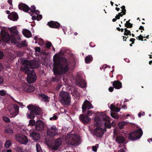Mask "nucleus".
<instances>
[{
	"label": "nucleus",
	"mask_w": 152,
	"mask_h": 152,
	"mask_svg": "<svg viewBox=\"0 0 152 152\" xmlns=\"http://www.w3.org/2000/svg\"><path fill=\"white\" fill-rule=\"evenodd\" d=\"M53 71L55 77L51 79L52 82H58L61 81V75L69 70V65L66 59L63 57H57L53 59Z\"/></svg>",
	"instance_id": "1"
},
{
	"label": "nucleus",
	"mask_w": 152,
	"mask_h": 152,
	"mask_svg": "<svg viewBox=\"0 0 152 152\" xmlns=\"http://www.w3.org/2000/svg\"><path fill=\"white\" fill-rule=\"evenodd\" d=\"M23 66L21 69L23 72L27 74V80L29 83L34 82L37 79V76L35 72L33 69L38 67V66L35 62L33 61L26 60L23 63Z\"/></svg>",
	"instance_id": "2"
},
{
	"label": "nucleus",
	"mask_w": 152,
	"mask_h": 152,
	"mask_svg": "<svg viewBox=\"0 0 152 152\" xmlns=\"http://www.w3.org/2000/svg\"><path fill=\"white\" fill-rule=\"evenodd\" d=\"M27 108L29 111L27 113L26 116L28 119H34L36 115H39L42 114L41 109L39 107L30 104L28 106Z\"/></svg>",
	"instance_id": "3"
},
{
	"label": "nucleus",
	"mask_w": 152,
	"mask_h": 152,
	"mask_svg": "<svg viewBox=\"0 0 152 152\" xmlns=\"http://www.w3.org/2000/svg\"><path fill=\"white\" fill-rule=\"evenodd\" d=\"M59 97L60 102L64 105L69 106L70 104L71 97L69 94L64 91H61Z\"/></svg>",
	"instance_id": "4"
},
{
	"label": "nucleus",
	"mask_w": 152,
	"mask_h": 152,
	"mask_svg": "<svg viewBox=\"0 0 152 152\" xmlns=\"http://www.w3.org/2000/svg\"><path fill=\"white\" fill-rule=\"evenodd\" d=\"M46 142L48 146L53 150H56L58 149L62 143L61 138H58L56 140L51 139L48 141L46 140Z\"/></svg>",
	"instance_id": "5"
},
{
	"label": "nucleus",
	"mask_w": 152,
	"mask_h": 152,
	"mask_svg": "<svg viewBox=\"0 0 152 152\" xmlns=\"http://www.w3.org/2000/svg\"><path fill=\"white\" fill-rule=\"evenodd\" d=\"M142 133L141 129L139 128L129 134V139L130 140H134L139 139L141 137Z\"/></svg>",
	"instance_id": "6"
},
{
	"label": "nucleus",
	"mask_w": 152,
	"mask_h": 152,
	"mask_svg": "<svg viewBox=\"0 0 152 152\" xmlns=\"http://www.w3.org/2000/svg\"><path fill=\"white\" fill-rule=\"evenodd\" d=\"M69 136V144L74 146H77L79 145L80 144V138L76 134H71Z\"/></svg>",
	"instance_id": "7"
},
{
	"label": "nucleus",
	"mask_w": 152,
	"mask_h": 152,
	"mask_svg": "<svg viewBox=\"0 0 152 152\" xmlns=\"http://www.w3.org/2000/svg\"><path fill=\"white\" fill-rule=\"evenodd\" d=\"M58 130L55 126H49L48 128L47 134L50 137H53L58 133Z\"/></svg>",
	"instance_id": "8"
},
{
	"label": "nucleus",
	"mask_w": 152,
	"mask_h": 152,
	"mask_svg": "<svg viewBox=\"0 0 152 152\" xmlns=\"http://www.w3.org/2000/svg\"><path fill=\"white\" fill-rule=\"evenodd\" d=\"M15 137L16 140L22 144L26 145L28 142V139L26 136L20 135H16Z\"/></svg>",
	"instance_id": "9"
},
{
	"label": "nucleus",
	"mask_w": 152,
	"mask_h": 152,
	"mask_svg": "<svg viewBox=\"0 0 152 152\" xmlns=\"http://www.w3.org/2000/svg\"><path fill=\"white\" fill-rule=\"evenodd\" d=\"M100 118L104 122V124L105 128H111V125L110 123V120L109 116L106 115H102L100 116Z\"/></svg>",
	"instance_id": "10"
},
{
	"label": "nucleus",
	"mask_w": 152,
	"mask_h": 152,
	"mask_svg": "<svg viewBox=\"0 0 152 152\" xmlns=\"http://www.w3.org/2000/svg\"><path fill=\"white\" fill-rule=\"evenodd\" d=\"M106 131V129H103L99 127H97L94 130V134L97 137H101L103 135L104 132Z\"/></svg>",
	"instance_id": "11"
},
{
	"label": "nucleus",
	"mask_w": 152,
	"mask_h": 152,
	"mask_svg": "<svg viewBox=\"0 0 152 152\" xmlns=\"http://www.w3.org/2000/svg\"><path fill=\"white\" fill-rule=\"evenodd\" d=\"M93 108V107L91 103L88 100H86L84 102L83 104L82 105V112L83 113H86L87 109H88V110H89Z\"/></svg>",
	"instance_id": "12"
},
{
	"label": "nucleus",
	"mask_w": 152,
	"mask_h": 152,
	"mask_svg": "<svg viewBox=\"0 0 152 152\" xmlns=\"http://www.w3.org/2000/svg\"><path fill=\"white\" fill-rule=\"evenodd\" d=\"M35 126L37 130L39 131H42L44 127V123L41 120H38L36 122Z\"/></svg>",
	"instance_id": "13"
},
{
	"label": "nucleus",
	"mask_w": 152,
	"mask_h": 152,
	"mask_svg": "<svg viewBox=\"0 0 152 152\" xmlns=\"http://www.w3.org/2000/svg\"><path fill=\"white\" fill-rule=\"evenodd\" d=\"M1 36L2 40L6 42H7L10 40V37L9 35L5 31L1 30Z\"/></svg>",
	"instance_id": "14"
},
{
	"label": "nucleus",
	"mask_w": 152,
	"mask_h": 152,
	"mask_svg": "<svg viewBox=\"0 0 152 152\" xmlns=\"http://www.w3.org/2000/svg\"><path fill=\"white\" fill-rule=\"evenodd\" d=\"M79 119L83 124L88 123L91 119L89 118L88 116L85 114H81L79 116Z\"/></svg>",
	"instance_id": "15"
},
{
	"label": "nucleus",
	"mask_w": 152,
	"mask_h": 152,
	"mask_svg": "<svg viewBox=\"0 0 152 152\" xmlns=\"http://www.w3.org/2000/svg\"><path fill=\"white\" fill-rule=\"evenodd\" d=\"M18 6L20 10L30 13V12H28L30 10V8L27 5L23 3L19 4Z\"/></svg>",
	"instance_id": "16"
},
{
	"label": "nucleus",
	"mask_w": 152,
	"mask_h": 152,
	"mask_svg": "<svg viewBox=\"0 0 152 152\" xmlns=\"http://www.w3.org/2000/svg\"><path fill=\"white\" fill-rule=\"evenodd\" d=\"M51 28H59L60 24L57 22L51 21L48 23L47 24Z\"/></svg>",
	"instance_id": "17"
},
{
	"label": "nucleus",
	"mask_w": 152,
	"mask_h": 152,
	"mask_svg": "<svg viewBox=\"0 0 152 152\" xmlns=\"http://www.w3.org/2000/svg\"><path fill=\"white\" fill-rule=\"evenodd\" d=\"M8 17L9 19L14 21H17L18 18L17 13L15 12H11L8 15Z\"/></svg>",
	"instance_id": "18"
},
{
	"label": "nucleus",
	"mask_w": 152,
	"mask_h": 152,
	"mask_svg": "<svg viewBox=\"0 0 152 152\" xmlns=\"http://www.w3.org/2000/svg\"><path fill=\"white\" fill-rule=\"evenodd\" d=\"M13 111L11 112L10 114L12 117H14L17 115L19 112V107L17 105H14Z\"/></svg>",
	"instance_id": "19"
},
{
	"label": "nucleus",
	"mask_w": 152,
	"mask_h": 152,
	"mask_svg": "<svg viewBox=\"0 0 152 152\" xmlns=\"http://www.w3.org/2000/svg\"><path fill=\"white\" fill-rule=\"evenodd\" d=\"M23 90L27 92H32L34 90V88L33 86L25 84L23 86Z\"/></svg>",
	"instance_id": "20"
},
{
	"label": "nucleus",
	"mask_w": 152,
	"mask_h": 152,
	"mask_svg": "<svg viewBox=\"0 0 152 152\" xmlns=\"http://www.w3.org/2000/svg\"><path fill=\"white\" fill-rule=\"evenodd\" d=\"M113 83V87L116 89H120L122 88V83L121 82L118 80L115 81Z\"/></svg>",
	"instance_id": "21"
},
{
	"label": "nucleus",
	"mask_w": 152,
	"mask_h": 152,
	"mask_svg": "<svg viewBox=\"0 0 152 152\" xmlns=\"http://www.w3.org/2000/svg\"><path fill=\"white\" fill-rule=\"evenodd\" d=\"M125 140L124 137L121 136H117L115 138L116 142L119 144L123 143Z\"/></svg>",
	"instance_id": "22"
},
{
	"label": "nucleus",
	"mask_w": 152,
	"mask_h": 152,
	"mask_svg": "<svg viewBox=\"0 0 152 152\" xmlns=\"http://www.w3.org/2000/svg\"><path fill=\"white\" fill-rule=\"evenodd\" d=\"M39 98L41 99V100L44 102H48L49 98V97L46 95L44 94H40L39 95Z\"/></svg>",
	"instance_id": "23"
},
{
	"label": "nucleus",
	"mask_w": 152,
	"mask_h": 152,
	"mask_svg": "<svg viewBox=\"0 0 152 152\" xmlns=\"http://www.w3.org/2000/svg\"><path fill=\"white\" fill-rule=\"evenodd\" d=\"M77 85L82 88H85L86 86V83L84 80H80L77 81Z\"/></svg>",
	"instance_id": "24"
},
{
	"label": "nucleus",
	"mask_w": 152,
	"mask_h": 152,
	"mask_svg": "<svg viewBox=\"0 0 152 152\" xmlns=\"http://www.w3.org/2000/svg\"><path fill=\"white\" fill-rule=\"evenodd\" d=\"M23 35L26 37L27 38L30 37L31 35V31L26 29H25L23 31Z\"/></svg>",
	"instance_id": "25"
},
{
	"label": "nucleus",
	"mask_w": 152,
	"mask_h": 152,
	"mask_svg": "<svg viewBox=\"0 0 152 152\" xmlns=\"http://www.w3.org/2000/svg\"><path fill=\"white\" fill-rule=\"evenodd\" d=\"M9 31L11 34L15 35H17L18 33V31L15 27H12L10 28Z\"/></svg>",
	"instance_id": "26"
},
{
	"label": "nucleus",
	"mask_w": 152,
	"mask_h": 152,
	"mask_svg": "<svg viewBox=\"0 0 152 152\" xmlns=\"http://www.w3.org/2000/svg\"><path fill=\"white\" fill-rule=\"evenodd\" d=\"M31 135L33 139L35 140H38L40 137V134L39 133L35 132H33L31 134Z\"/></svg>",
	"instance_id": "27"
},
{
	"label": "nucleus",
	"mask_w": 152,
	"mask_h": 152,
	"mask_svg": "<svg viewBox=\"0 0 152 152\" xmlns=\"http://www.w3.org/2000/svg\"><path fill=\"white\" fill-rule=\"evenodd\" d=\"M93 57L90 55H88L85 58V62L86 64L90 63L93 60Z\"/></svg>",
	"instance_id": "28"
},
{
	"label": "nucleus",
	"mask_w": 152,
	"mask_h": 152,
	"mask_svg": "<svg viewBox=\"0 0 152 152\" xmlns=\"http://www.w3.org/2000/svg\"><path fill=\"white\" fill-rule=\"evenodd\" d=\"M110 109L112 111L116 112H119L120 110V108L118 107H116L113 104H111L110 105Z\"/></svg>",
	"instance_id": "29"
},
{
	"label": "nucleus",
	"mask_w": 152,
	"mask_h": 152,
	"mask_svg": "<svg viewBox=\"0 0 152 152\" xmlns=\"http://www.w3.org/2000/svg\"><path fill=\"white\" fill-rule=\"evenodd\" d=\"M4 131L9 134H12L13 133V130L10 127L6 128L4 129Z\"/></svg>",
	"instance_id": "30"
},
{
	"label": "nucleus",
	"mask_w": 152,
	"mask_h": 152,
	"mask_svg": "<svg viewBox=\"0 0 152 152\" xmlns=\"http://www.w3.org/2000/svg\"><path fill=\"white\" fill-rule=\"evenodd\" d=\"M28 44L26 42V41H21L20 42L18 43V46L20 48L26 47L27 46Z\"/></svg>",
	"instance_id": "31"
},
{
	"label": "nucleus",
	"mask_w": 152,
	"mask_h": 152,
	"mask_svg": "<svg viewBox=\"0 0 152 152\" xmlns=\"http://www.w3.org/2000/svg\"><path fill=\"white\" fill-rule=\"evenodd\" d=\"M127 124V123L125 121H122L119 122L118 124V125L119 126V128L121 129H123L124 126L126 125Z\"/></svg>",
	"instance_id": "32"
},
{
	"label": "nucleus",
	"mask_w": 152,
	"mask_h": 152,
	"mask_svg": "<svg viewBox=\"0 0 152 152\" xmlns=\"http://www.w3.org/2000/svg\"><path fill=\"white\" fill-rule=\"evenodd\" d=\"M26 150L22 147L17 146L16 149L17 152H25Z\"/></svg>",
	"instance_id": "33"
},
{
	"label": "nucleus",
	"mask_w": 152,
	"mask_h": 152,
	"mask_svg": "<svg viewBox=\"0 0 152 152\" xmlns=\"http://www.w3.org/2000/svg\"><path fill=\"white\" fill-rule=\"evenodd\" d=\"M11 141L10 140H7L5 143L4 146L6 148H8L11 144Z\"/></svg>",
	"instance_id": "34"
},
{
	"label": "nucleus",
	"mask_w": 152,
	"mask_h": 152,
	"mask_svg": "<svg viewBox=\"0 0 152 152\" xmlns=\"http://www.w3.org/2000/svg\"><path fill=\"white\" fill-rule=\"evenodd\" d=\"M36 148L37 152H42L40 145L39 143L36 144Z\"/></svg>",
	"instance_id": "35"
},
{
	"label": "nucleus",
	"mask_w": 152,
	"mask_h": 152,
	"mask_svg": "<svg viewBox=\"0 0 152 152\" xmlns=\"http://www.w3.org/2000/svg\"><path fill=\"white\" fill-rule=\"evenodd\" d=\"M124 26L126 28H132L133 27V24L129 21H126V23L125 24Z\"/></svg>",
	"instance_id": "36"
},
{
	"label": "nucleus",
	"mask_w": 152,
	"mask_h": 152,
	"mask_svg": "<svg viewBox=\"0 0 152 152\" xmlns=\"http://www.w3.org/2000/svg\"><path fill=\"white\" fill-rule=\"evenodd\" d=\"M124 30L125 31L124 34V35L128 36V35H129L130 36L131 35L130 31L128 30L127 28H124Z\"/></svg>",
	"instance_id": "37"
},
{
	"label": "nucleus",
	"mask_w": 152,
	"mask_h": 152,
	"mask_svg": "<svg viewBox=\"0 0 152 152\" xmlns=\"http://www.w3.org/2000/svg\"><path fill=\"white\" fill-rule=\"evenodd\" d=\"M32 119L30 120L29 121V125L31 126H33L34 125H35L36 122H35V121L34 120L32 119Z\"/></svg>",
	"instance_id": "38"
},
{
	"label": "nucleus",
	"mask_w": 152,
	"mask_h": 152,
	"mask_svg": "<svg viewBox=\"0 0 152 152\" xmlns=\"http://www.w3.org/2000/svg\"><path fill=\"white\" fill-rule=\"evenodd\" d=\"M111 116L112 118L116 119H117L119 118V117L118 114L116 113H111Z\"/></svg>",
	"instance_id": "39"
},
{
	"label": "nucleus",
	"mask_w": 152,
	"mask_h": 152,
	"mask_svg": "<svg viewBox=\"0 0 152 152\" xmlns=\"http://www.w3.org/2000/svg\"><path fill=\"white\" fill-rule=\"evenodd\" d=\"M3 121L6 123H8L10 122V120L7 117L4 116L2 117Z\"/></svg>",
	"instance_id": "40"
},
{
	"label": "nucleus",
	"mask_w": 152,
	"mask_h": 152,
	"mask_svg": "<svg viewBox=\"0 0 152 152\" xmlns=\"http://www.w3.org/2000/svg\"><path fill=\"white\" fill-rule=\"evenodd\" d=\"M6 95L5 91L4 90L0 91V95L2 96H4Z\"/></svg>",
	"instance_id": "41"
},
{
	"label": "nucleus",
	"mask_w": 152,
	"mask_h": 152,
	"mask_svg": "<svg viewBox=\"0 0 152 152\" xmlns=\"http://www.w3.org/2000/svg\"><path fill=\"white\" fill-rule=\"evenodd\" d=\"M36 7L34 5L31 6L30 8V10L31 12L32 13L35 10H36Z\"/></svg>",
	"instance_id": "42"
},
{
	"label": "nucleus",
	"mask_w": 152,
	"mask_h": 152,
	"mask_svg": "<svg viewBox=\"0 0 152 152\" xmlns=\"http://www.w3.org/2000/svg\"><path fill=\"white\" fill-rule=\"evenodd\" d=\"M136 39H137L139 40H140L142 41H143V37L142 35L141 34H140L139 36L137 37H136Z\"/></svg>",
	"instance_id": "43"
},
{
	"label": "nucleus",
	"mask_w": 152,
	"mask_h": 152,
	"mask_svg": "<svg viewBox=\"0 0 152 152\" xmlns=\"http://www.w3.org/2000/svg\"><path fill=\"white\" fill-rule=\"evenodd\" d=\"M93 112L91 110H88L86 115L87 116H89L91 115H92Z\"/></svg>",
	"instance_id": "44"
},
{
	"label": "nucleus",
	"mask_w": 152,
	"mask_h": 152,
	"mask_svg": "<svg viewBox=\"0 0 152 152\" xmlns=\"http://www.w3.org/2000/svg\"><path fill=\"white\" fill-rule=\"evenodd\" d=\"M57 116L54 115L53 117L50 118V120L51 121L55 120L57 119Z\"/></svg>",
	"instance_id": "45"
},
{
	"label": "nucleus",
	"mask_w": 152,
	"mask_h": 152,
	"mask_svg": "<svg viewBox=\"0 0 152 152\" xmlns=\"http://www.w3.org/2000/svg\"><path fill=\"white\" fill-rule=\"evenodd\" d=\"M51 43L50 42H48L46 43V47L48 48H49L51 47Z\"/></svg>",
	"instance_id": "46"
},
{
	"label": "nucleus",
	"mask_w": 152,
	"mask_h": 152,
	"mask_svg": "<svg viewBox=\"0 0 152 152\" xmlns=\"http://www.w3.org/2000/svg\"><path fill=\"white\" fill-rule=\"evenodd\" d=\"M41 48L40 47H36L35 48V51L36 52H38L39 53L40 52Z\"/></svg>",
	"instance_id": "47"
},
{
	"label": "nucleus",
	"mask_w": 152,
	"mask_h": 152,
	"mask_svg": "<svg viewBox=\"0 0 152 152\" xmlns=\"http://www.w3.org/2000/svg\"><path fill=\"white\" fill-rule=\"evenodd\" d=\"M62 85L60 83H58L57 86H56V90L57 91H58V90L60 89V88L61 87Z\"/></svg>",
	"instance_id": "48"
},
{
	"label": "nucleus",
	"mask_w": 152,
	"mask_h": 152,
	"mask_svg": "<svg viewBox=\"0 0 152 152\" xmlns=\"http://www.w3.org/2000/svg\"><path fill=\"white\" fill-rule=\"evenodd\" d=\"M33 14L34 13L36 15H38L40 13L39 11L38 10H35L34 11L32 12Z\"/></svg>",
	"instance_id": "49"
},
{
	"label": "nucleus",
	"mask_w": 152,
	"mask_h": 152,
	"mask_svg": "<svg viewBox=\"0 0 152 152\" xmlns=\"http://www.w3.org/2000/svg\"><path fill=\"white\" fill-rule=\"evenodd\" d=\"M37 20H39L42 18V15H37Z\"/></svg>",
	"instance_id": "50"
},
{
	"label": "nucleus",
	"mask_w": 152,
	"mask_h": 152,
	"mask_svg": "<svg viewBox=\"0 0 152 152\" xmlns=\"http://www.w3.org/2000/svg\"><path fill=\"white\" fill-rule=\"evenodd\" d=\"M4 56V54L2 51L0 50V59H1Z\"/></svg>",
	"instance_id": "51"
},
{
	"label": "nucleus",
	"mask_w": 152,
	"mask_h": 152,
	"mask_svg": "<svg viewBox=\"0 0 152 152\" xmlns=\"http://www.w3.org/2000/svg\"><path fill=\"white\" fill-rule=\"evenodd\" d=\"M92 150L94 152H96L97 151V148L96 146H93L92 147Z\"/></svg>",
	"instance_id": "52"
},
{
	"label": "nucleus",
	"mask_w": 152,
	"mask_h": 152,
	"mask_svg": "<svg viewBox=\"0 0 152 152\" xmlns=\"http://www.w3.org/2000/svg\"><path fill=\"white\" fill-rule=\"evenodd\" d=\"M4 82V78L0 76V84Z\"/></svg>",
	"instance_id": "53"
},
{
	"label": "nucleus",
	"mask_w": 152,
	"mask_h": 152,
	"mask_svg": "<svg viewBox=\"0 0 152 152\" xmlns=\"http://www.w3.org/2000/svg\"><path fill=\"white\" fill-rule=\"evenodd\" d=\"M135 40V39L134 38H131L130 39L129 41L132 42V44H134V41Z\"/></svg>",
	"instance_id": "54"
},
{
	"label": "nucleus",
	"mask_w": 152,
	"mask_h": 152,
	"mask_svg": "<svg viewBox=\"0 0 152 152\" xmlns=\"http://www.w3.org/2000/svg\"><path fill=\"white\" fill-rule=\"evenodd\" d=\"M108 90L110 92H112L114 90L113 87H111L109 88Z\"/></svg>",
	"instance_id": "55"
},
{
	"label": "nucleus",
	"mask_w": 152,
	"mask_h": 152,
	"mask_svg": "<svg viewBox=\"0 0 152 152\" xmlns=\"http://www.w3.org/2000/svg\"><path fill=\"white\" fill-rule=\"evenodd\" d=\"M4 68L3 65L1 63H0V72Z\"/></svg>",
	"instance_id": "56"
},
{
	"label": "nucleus",
	"mask_w": 152,
	"mask_h": 152,
	"mask_svg": "<svg viewBox=\"0 0 152 152\" xmlns=\"http://www.w3.org/2000/svg\"><path fill=\"white\" fill-rule=\"evenodd\" d=\"M32 19L33 20H36V19L37 20V16H36L35 15H33V16L32 17Z\"/></svg>",
	"instance_id": "57"
},
{
	"label": "nucleus",
	"mask_w": 152,
	"mask_h": 152,
	"mask_svg": "<svg viewBox=\"0 0 152 152\" xmlns=\"http://www.w3.org/2000/svg\"><path fill=\"white\" fill-rule=\"evenodd\" d=\"M7 2L9 4L11 5L12 6V0H8Z\"/></svg>",
	"instance_id": "58"
},
{
	"label": "nucleus",
	"mask_w": 152,
	"mask_h": 152,
	"mask_svg": "<svg viewBox=\"0 0 152 152\" xmlns=\"http://www.w3.org/2000/svg\"><path fill=\"white\" fill-rule=\"evenodd\" d=\"M126 9L122 10L121 12L122 13L123 15H125L126 14Z\"/></svg>",
	"instance_id": "59"
},
{
	"label": "nucleus",
	"mask_w": 152,
	"mask_h": 152,
	"mask_svg": "<svg viewBox=\"0 0 152 152\" xmlns=\"http://www.w3.org/2000/svg\"><path fill=\"white\" fill-rule=\"evenodd\" d=\"M139 29L140 30H144V28L143 26H140L139 28Z\"/></svg>",
	"instance_id": "60"
},
{
	"label": "nucleus",
	"mask_w": 152,
	"mask_h": 152,
	"mask_svg": "<svg viewBox=\"0 0 152 152\" xmlns=\"http://www.w3.org/2000/svg\"><path fill=\"white\" fill-rule=\"evenodd\" d=\"M38 40L39 42H40L42 43H43L44 42L43 40L42 39L39 38Z\"/></svg>",
	"instance_id": "61"
},
{
	"label": "nucleus",
	"mask_w": 152,
	"mask_h": 152,
	"mask_svg": "<svg viewBox=\"0 0 152 152\" xmlns=\"http://www.w3.org/2000/svg\"><path fill=\"white\" fill-rule=\"evenodd\" d=\"M15 102L18 104L20 105H23V103L22 102H20L16 101H15Z\"/></svg>",
	"instance_id": "62"
},
{
	"label": "nucleus",
	"mask_w": 152,
	"mask_h": 152,
	"mask_svg": "<svg viewBox=\"0 0 152 152\" xmlns=\"http://www.w3.org/2000/svg\"><path fill=\"white\" fill-rule=\"evenodd\" d=\"M115 18L117 19H119L120 18V17L118 15H117L115 17Z\"/></svg>",
	"instance_id": "63"
},
{
	"label": "nucleus",
	"mask_w": 152,
	"mask_h": 152,
	"mask_svg": "<svg viewBox=\"0 0 152 152\" xmlns=\"http://www.w3.org/2000/svg\"><path fill=\"white\" fill-rule=\"evenodd\" d=\"M118 152H124V151L123 149H121Z\"/></svg>",
	"instance_id": "64"
}]
</instances>
